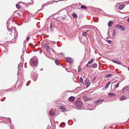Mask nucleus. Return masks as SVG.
<instances>
[{
	"instance_id": "nucleus-1",
	"label": "nucleus",
	"mask_w": 129,
	"mask_h": 129,
	"mask_svg": "<svg viewBox=\"0 0 129 129\" xmlns=\"http://www.w3.org/2000/svg\"><path fill=\"white\" fill-rule=\"evenodd\" d=\"M38 59L37 57L34 56L30 60V63L31 62L35 66H36L38 63Z\"/></svg>"
},
{
	"instance_id": "nucleus-2",
	"label": "nucleus",
	"mask_w": 129,
	"mask_h": 129,
	"mask_svg": "<svg viewBox=\"0 0 129 129\" xmlns=\"http://www.w3.org/2000/svg\"><path fill=\"white\" fill-rule=\"evenodd\" d=\"M83 103L80 100H77L75 102V106L77 107L81 108L83 105Z\"/></svg>"
},
{
	"instance_id": "nucleus-3",
	"label": "nucleus",
	"mask_w": 129,
	"mask_h": 129,
	"mask_svg": "<svg viewBox=\"0 0 129 129\" xmlns=\"http://www.w3.org/2000/svg\"><path fill=\"white\" fill-rule=\"evenodd\" d=\"M7 27L8 30L9 31H10V33H14L15 34L17 33V32L16 31V28L15 27H12L10 28V29H9L8 26V24H7Z\"/></svg>"
},
{
	"instance_id": "nucleus-4",
	"label": "nucleus",
	"mask_w": 129,
	"mask_h": 129,
	"mask_svg": "<svg viewBox=\"0 0 129 129\" xmlns=\"http://www.w3.org/2000/svg\"><path fill=\"white\" fill-rule=\"evenodd\" d=\"M115 27L117 29H120L123 31H124L125 30V27L119 24H117L116 25Z\"/></svg>"
},
{
	"instance_id": "nucleus-5",
	"label": "nucleus",
	"mask_w": 129,
	"mask_h": 129,
	"mask_svg": "<svg viewBox=\"0 0 129 129\" xmlns=\"http://www.w3.org/2000/svg\"><path fill=\"white\" fill-rule=\"evenodd\" d=\"M65 59L68 62L70 63H72L74 62L73 59L70 57H67Z\"/></svg>"
},
{
	"instance_id": "nucleus-6",
	"label": "nucleus",
	"mask_w": 129,
	"mask_h": 129,
	"mask_svg": "<svg viewBox=\"0 0 129 129\" xmlns=\"http://www.w3.org/2000/svg\"><path fill=\"white\" fill-rule=\"evenodd\" d=\"M23 64V62H21L19 64L18 66V70L20 71H21L22 70V67Z\"/></svg>"
},
{
	"instance_id": "nucleus-7",
	"label": "nucleus",
	"mask_w": 129,
	"mask_h": 129,
	"mask_svg": "<svg viewBox=\"0 0 129 129\" xmlns=\"http://www.w3.org/2000/svg\"><path fill=\"white\" fill-rule=\"evenodd\" d=\"M127 91H129V86H126L123 87L122 89V92L124 93L125 92Z\"/></svg>"
},
{
	"instance_id": "nucleus-8",
	"label": "nucleus",
	"mask_w": 129,
	"mask_h": 129,
	"mask_svg": "<svg viewBox=\"0 0 129 129\" xmlns=\"http://www.w3.org/2000/svg\"><path fill=\"white\" fill-rule=\"evenodd\" d=\"M44 46L47 52H49L50 51V49L48 45L46 44H44Z\"/></svg>"
},
{
	"instance_id": "nucleus-9",
	"label": "nucleus",
	"mask_w": 129,
	"mask_h": 129,
	"mask_svg": "<svg viewBox=\"0 0 129 129\" xmlns=\"http://www.w3.org/2000/svg\"><path fill=\"white\" fill-rule=\"evenodd\" d=\"M84 83L85 85H86L87 87H88L90 85V81L88 79H86L85 80L84 82Z\"/></svg>"
},
{
	"instance_id": "nucleus-10",
	"label": "nucleus",
	"mask_w": 129,
	"mask_h": 129,
	"mask_svg": "<svg viewBox=\"0 0 129 129\" xmlns=\"http://www.w3.org/2000/svg\"><path fill=\"white\" fill-rule=\"evenodd\" d=\"M55 114V111L54 110L51 109L49 112V115L51 116H53Z\"/></svg>"
},
{
	"instance_id": "nucleus-11",
	"label": "nucleus",
	"mask_w": 129,
	"mask_h": 129,
	"mask_svg": "<svg viewBox=\"0 0 129 129\" xmlns=\"http://www.w3.org/2000/svg\"><path fill=\"white\" fill-rule=\"evenodd\" d=\"M83 99L85 101H87L89 100H91L92 99L91 98L87 96L84 97L83 98Z\"/></svg>"
},
{
	"instance_id": "nucleus-12",
	"label": "nucleus",
	"mask_w": 129,
	"mask_h": 129,
	"mask_svg": "<svg viewBox=\"0 0 129 129\" xmlns=\"http://www.w3.org/2000/svg\"><path fill=\"white\" fill-rule=\"evenodd\" d=\"M60 109L62 110V111L63 112H65L66 111V110L65 108L63 106H60Z\"/></svg>"
},
{
	"instance_id": "nucleus-13",
	"label": "nucleus",
	"mask_w": 129,
	"mask_h": 129,
	"mask_svg": "<svg viewBox=\"0 0 129 129\" xmlns=\"http://www.w3.org/2000/svg\"><path fill=\"white\" fill-rule=\"evenodd\" d=\"M97 67V64L96 63H94L93 64H92L91 66H90V67H89V68H96Z\"/></svg>"
},
{
	"instance_id": "nucleus-14",
	"label": "nucleus",
	"mask_w": 129,
	"mask_h": 129,
	"mask_svg": "<svg viewBox=\"0 0 129 129\" xmlns=\"http://www.w3.org/2000/svg\"><path fill=\"white\" fill-rule=\"evenodd\" d=\"M74 98L75 97L73 96H71L68 98L69 100L70 101L72 102L74 101Z\"/></svg>"
},
{
	"instance_id": "nucleus-15",
	"label": "nucleus",
	"mask_w": 129,
	"mask_h": 129,
	"mask_svg": "<svg viewBox=\"0 0 129 129\" xmlns=\"http://www.w3.org/2000/svg\"><path fill=\"white\" fill-rule=\"evenodd\" d=\"M127 99V98L124 96H122L121 98H120L119 100L120 101H122L125 100Z\"/></svg>"
},
{
	"instance_id": "nucleus-16",
	"label": "nucleus",
	"mask_w": 129,
	"mask_h": 129,
	"mask_svg": "<svg viewBox=\"0 0 129 129\" xmlns=\"http://www.w3.org/2000/svg\"><path fill=\"white\" fill-rule=\"evenodd\" d=\"M113 61L115 63H116L119 64H120L121 63V62L119 61L113 60Z\"/></svg>"
},
{
	"instance_id": "nucleus-17",
	"label": "nucleus",
	"mask_w": 129,
	"mask_h": 129,
	"mask_svg": "<svg viewBox=\"0 0 129 129\" xmlns=\"http://www.w3.org/2000/svg\"><path fill=\"white\" fill-rule=\"evenodd\" d=\"M125 5H124L122 4L120 5L119 7V9L120 10H122V9L124 7Z\"/></svg>"
},
{
	"instance_id": "nucleus-18",
	"label": "nucleus",
	"mask_w": 129,
	"mask_h": 129,
	"mask_svg": "<svg viewBox=\"0 0 129 129\" xmlns=\"http://www.w3.org/2000/svg\"><path fill=\"white\" fill-rule=\"evenodd\" d=\"M111 83V82H109L106 84V86H105V89H107V88L109 87V85Z\"/></svg>"
},
{
	"instance_id": "nucleus-19",
	"label": "nucleus",
	"mask_w": 129,
	"mask_h": 129,
	"mask_svg": "<svg viewBox=\"0 0 129 129\" xmlns=\"http://www.w3.org/2000/svg\"><path fill=\"white\" fill-rule=\"evenodd\" d=\"M113 23V22L112 21H109L108 24V26L109 27H111Z\"/></svg>"
},
{
	"instance_id": "nucleus-20",
	"label": "nucleus",
	"mask_w": 129,
	"mask_h": 129,
	"mask_svg": "<svg viewBox=\"0 0 129 129\" xmlns=\"http://www.w3.org/2000/svg\"><path fill=\"white\" fill-rule=\"evenodd\" d=\"M38 75L37 74H36L35 75V77L34 76L33 77V79H34L35 81L37 79V78Z\"/></svg>"
},
{
	"instance_id": "nucleus-21",
	"label": "nucleus",
	"mask_w": 129,
	"mask_h": 129,
	"mask_svg": "<svg viewBox=\"0 0 129 129\" xmlns=\"http://www.w3.org/2000/svg\"><path fill=\"white\" fill-rule=\"evenodd\" d=\"M94 60L93 58H92L88 62V64H90L92 63Z\"/></svg>"
},
{
	"instance_id": "nucleus-22",
	"label": "nucleus",
	"mask_w": 129,
	"mask_h": 129,
	"mask_svg": "<svg viewBox=\"0 0 129 129\" xmlns=\"http://www.w3.org/2000/svg\"><path fill=\"white\" fill-rule=\"evenodd\" d=\"M104 101V100H100V99H98L97 100H96L95 102L96 103H99L100 102H102V101Z\"/></svg>"
},
{
	"instance_id": "nucleus-23",
	"label": "nucleus",
	"mask_w": 129,
	"mask_h": 129,
	"mask_svg": "<svg viewBox=\"0 0 129 129\" xmlns=\"http://www.w3.org/2000/svg\"><path fill=\"white\" fill-rule=\"evenodd\" d=\"M112 74H107L105 75V77L107 78H108L111 76H112Z\"/></svg>"
},
{
	"instance_id": "nucleus-24",
	"label": "nucleus",
	"mask_w": 129,
	"mask_h": 129,
	"mask_svg": "<svg viewBox=\"0 0 129 129\" xmlns=\"http://www.w3.org/2000/svg\"><path fill=\"white\" fill-rule=\"evenodd\" d=\"M108 95L109 96H112L113 95L115 96V94L114 93H109L108 94Z\"/></svg>"
},
{
	"instance_id": "nucleus-25",
	"label": "nucleus",
	"mask_w": 129,
	"mask_h": 129,
	"mask_svg": "<svg viewBox=\"0 0 129 129\" xmlns=\"http://www.w3.org/2000/svg\"><path fill=\"white\" fill-rule=\"evenodd\" d=\"M75 18H76L77 17V14L76 13H73L72 15Z\"/></svg>"
},
{
	"instance_id": "nucleus-26",
	"label": "nucleus",
	"mask_w": 129,
	"mask_h": 129,
	"mask_svg": "<svg viewBox=\"0 0 129 129\" xmlns=\"http://www.w3.org/2000/svg\"><path fill=\"white\" fill-rule=\"evenodd\" d=\"M81 8L82 9H86V7L82 5L81 6Z\"/></svg>"
},
{
	"instance_id": "nucleus-27",
	"label": "nucleus",
	"mask_w": 129,
	"mask_h": 129,
	"mask_svg": "<svg viewBox=\"0 0 129 129\" xmlns=\"http://www.w3.org/2000/svg\"><path fill=\"white\" fill-rule=\"evenodd\" d=\"M16 8L18 9L20 8L21 7L18 4H16Z\"/></svg>"
},
{
	"instance_id": "nucleus-28",
	"label": "nucleus",
	"mask_w": 129,
	"mask_h": 129,
	"mask_svg": "<svg viewBox=\"0 0 129 129\" xmlns=\"http://www.w3.org/2000/svg\"><path fill=\"white\" fill-rule=\"evenodd\" d=\"M55 28V27L54 26H53L52 24H51L50 25V28L51 30L52 31L53 30V28Z\"/></svg>"
},
{
	"instance_id": "nucleus-29",
	"label": "nucleus",
	"mask_w": 129,
	"mask_h": 129,
	"mask_svg": "<svg viewBox=\"0 0 129 129\" xmlns=\"http://www.w3.org/2000/svg\"><path fill=\"white\" fill-rule=\"evenodd\" d=\"M55 63L57 65H58L59 63V61L58 60H56L55 61Z\"/></svg>"
},
{
	"instance_id": "nucleus-30",
	"label": "nucleus",
	"mask_w": 129,
	"mask_h": 129,
	"mask_svg": "<svg viewBox=\"0 0 129 129\" xmlns=\"http://www.w3.org/2000/svg\"><path fill=\"white\" fill-rule=\"evenodd\" d=\"M87 32H83L82 33V35L83 36H85L86 35V33Z\"/></svg>"
},
{
	"instance_id": "nucleus-31",
	"label": "nucleus",
	"mask_w": 129,
	"mask_h": 129,
	"mask_svg": "<svg viewBox=\"0 0 129 129\" xmlns=\"http://www.w3.org/2000/svg\"><path fill=\"white\" fill-rule=\"evenodd\" d=\"M81 71V69L79 66L78 67V72H80Z\"/></svg>"
},
{
	"instance_id": "nucleus-32",
	"label": "nucleus",
	"mask_w": 129,
	"mask_h": 129,
	"mask_svg": "<svg viewBox=\"0 0 129 129\" xmlns=\"http://www.w3.org/2000/svg\"><path fill=\"white\" fill-rule=\"evenodd\" d=\"M7 119L9 122L11 123V120L10 118H8Z\"/></svg>"
},
{
	"instance_id": "nucleus-33",
	"label": "nucleus",
	"mask_w": 129,
	"mask_h": 129,
	"mask_svg": "<svg viewBox=\"0 0 129 129\" xmlns=\"http://www.w3.org/2000/svg\"><path fill=\"white\" fill-rule=\"evenodd\" d=\"M108 42L110 44H111L112 43V41L110 40H108Z\"/></svg>"
},
{
	"instance_id": "nucleus-34",
	"label": "nucleus",
	"mask_w": 129,
	"mask_h": 129,
	"mask_svg": "<svg viewBox=\"0 0 129 129\" xmlns=\"http://www.w3.org/2000/svg\"><path fill=\"white\" fill-rule=\"evenodd\" d=\"M80 82L83 83V79L81 77L80 78Z\"/></svg>"
},
{
	"instance_id": "nucleus-35",
	"label": "nucleus",
	"mask_w": 129,
	"mask_h": 129,
	"mask_svg": "<svg viewBox=\"0 0 129 129\" xmlns=\"http://www.w3.org/2000/svg\"><path fill=\"white\" fill-rule=\"evenodd\" d=\"M46 5H45V4H43L42 5V10L44 9V6H45Z\"/></svg>"
},
{
	"instance_id": "nucleus-36",
	"label": "nucleus",
	"mask_w": 129,
	"mask_h": 129,
	"mask_svg": "<svg viewBox=\"0 0 129 129\" xmlns=\"http://www.w3.org/2000/svg\"><path fill=\"white\" fill-rule=\"evenodd\" d=\"M119 83H117L116 84V86L115 87L117 88L118 87H119Z\"/></svg>"
},
{
	"instance_id": "nucleus-37",
	"label": "nucleus",
	"mask_w": 129,
	"mask_h": 129,
	"mask_svg": "<svg viewBox=\"0 0 129 129\" xmlns=\"http://www.w3.org/2000/svg\"><path fill=\"white\" fill-rule=\"evenodd\" d=\"M60 54L61 55H62V56H64V54L63 53H60Z\"/></svg>"
},
{
	"instance_id": "nucleus-38",
	"label": "nucleus",
	"mask_w": 129,
	"mask_h": 129,
	"mask_svg": "<svg viewBox=\"0 0 129 129\" xmlns=\"http://www.w3.org/2000/svg\"><path fill=\"white\" fill-rule=\"evenodd\" d=\"M88 64H88V63L86 65V67H88L89 68V67H90L89 66V65H88Z\"/></svg>"
},
{
	"instance_id": "nucleus-39",
	"label": "nucleus",
	"mask_w": 129,
	"mask_h": 129,
	"mask_svg": "<svg viewBox=\"0 0 129 129\" xmlns=\"http://www.w3.org/2000/svg\"><path fill=\"white\" fill-rule=\"evenodd\" d=\"M29 39V37H27L26 38L27 40H28Z\"/></svg>"
},
{
	"instance_id": "nucleus-40",
	"label": "nucleus",
	"mask_w": 129,
	"mask_h": 129,
	"mask_svg": "<svg viewBox=\"0 0 129 129\" xmlns=\"http://www.w3.org/2000/svg\"><path fill=\"white\" fill-rule=\"evenodd\" d=\"M10 129H13V127H12V126H10Z\"/></svg>"
},
{
	"instance_id": "nucleus-41",
	"label": "nucleus",
	"mask_w": 129,
	"mask_h": 129,
	"mask_svg": "<svg viewBox=\"0 0 129 129\" xmlns=\"http://www.w3.org/2000/svg\"><path fill=\"white\" fill-rule=\"evenodd\" d=\"M127 21L129 22V18H128L127 19Z\"/></svg>"
},
{
	"instance_id": "nucleus-42",
	"label": "nucleus",
	"mask_w": 129,
	"mask_h": 129,
	"mask_svg": "<svg viewBox=\"0 0 129 129\" xmlns=\"http://www.w3.org/2000/svg\"><path fill=\"white\" fill-rule=\"evenodd\" d=\"M51 128V127L50 126L49 127H48V128H47V129H48V128Z\"/></svg>"
},
{
	"instance_id": "nucleus-43",
	"label": "nucleus",
	"mask_w": 129,
	"mask_h": 129,
	"mask_svg": "<svg viewBox=\"0 0 129 129\" xmlns=\"http://www.w3.org/2000/svg\"><path fill=\"white\" fill-rule=\"evenodd\" d=\"M1 90H0V93L1 94H2V93H1Z\"/></svg>"
},
{
	"instance_id": "nucleus-44",
	"label": "nucleus",
	"mask_w": 129,
	"mask_h": 129,
	"mask_svg": "<svg viewBox=\"0 0 129 129\" xmlns=\"http://www.w3.org/2000/svg\"><path fill=\"white\" fill-rule=\"evenodd\" d=\"M21 58H22V55L21 56Z\"/></svg>"
},
{
	"instance_id": "nucleus-45",
	"label": "nucleus",
	"mask_w": 129,
	"mask_h": 129,
	"mask_svg": "<svg viewBox=\"0 0 129 129\" xmlns=\"http://www.w3.org/2000/svg\"><path fill=\"white\" fill-rule=\"evenodd\" d=\"M112 36H114V34H113V35H112Z\"/></svg>"
},
{
	"instance_id": "nucleus-46",
	"label": "nucleus",
	"mask_w": 129,
	"mask_h": 129,
	"mask_svg": "<svg viewBox=\"0 0 129 129\" xmlns=\"http://www.w3.org/2000/svg\"><path fill=\"white\" fill-rule=\"evenodd\" d=\"M43 70V69H41V70Z\"/></svg>"
},
{
	"instance_id": "nucleus-47",
	"label": "nucleus",
	"mask_w": 129,
	"mask_h": 129,
	"mask_svg": "<svg viewBox=\"0 0 129 129\" xmlns=\"http://www.w3.org/2000/svg\"><path fill=\"white\" fill-rule=\"evenodd\" d=\"M26 86H28V85H27V83H26Z\"/></svg>"
},
{
	"instance_id": "nucleus-48",
	"label": "nucleus",
	"mask_w": 129,
	"mask_h": 129,
	"mask_svg": "<svg viewBox=\"0 0 129 129\" xmlns=\"http://www.w3.org/2000/svg\"><path fill=\"white\" fill-rule=\"evenodd\" d=\"M89 110H91V109H89Z\"/></svg>"
},
{
	"instance_id": "nucleus-49",
	"label": "nucleus",
	"mask_w": 129,
	"mask_h": 129,
	"mask_svg": "<svg viewBox=\"0 0 129 129\" xmlns=\"http://www.w3.org/2000/svg\"><path fill=\"white\" fill-rule=\"evenodd\" d=\"M4 91V90H2V91Z\"/></svg>"
},
{
	"instance_id": "nucleus-50",
	"label": "nucleus",
	"mask_w": 129,
	"mask_h": 129,
	"mask_svg": "<svg viewBox=\"0 0 129 129\" xmlns=\"http://www.w3.org/2000/svg\"><path fill=\"white\" fill-rule=\"evenodd\" d=\"M105 89V88H104V89Z\"/></svg>"
}]
</instances>
